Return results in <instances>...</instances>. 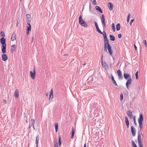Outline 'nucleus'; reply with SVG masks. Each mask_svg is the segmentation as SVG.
<instances>
[{
    "label": "nucleus",
    "instance_id": "c85d7f7f",
    "mask_svg": "<svg viewBox=\"0 0 147 147\" xmlns=\"http://www.w3.org/2000/svg\"><path fill=\"white\" fill-rule=\"evenodd\" d=\"M120 24L118 23L116 25V29L118 31L120 30Z\"/></svg>",
    "mask_w": 147,
    "mask_h": 147
},
{
    "label": "nucleus",
    "instance_id": "c9c22d12",
    "mask_svg": "<svg viewBox=\"0 0 147 147\" xmlns=\"http://www.w3.org/2000/svg\"><path fill=\"white\" fill-rule=\"evenodd\" d=\"M112 28L113 31L114 32L115 30V27L114 23H112Z\"/></svg>",
    "mask_w": 147,
    "mask_h": 147
},
{
    "label": "nucleus",
    "instance_id": "f257e3e1",
    "mask_svg": "<svg viewBox=\"0 0 147 147\" xmlns=\"http://www.w3.org/2000/svg\"><path fill=\"white\" fill-rule=\"evenodd\" d=\"M94 23L96 27V30L99 33L103 35L104 41H107V42L109 41L107 38L106 32L104 31V30H103V32H102L99 28L97 22H95Z\"/></svg>",
    "mask_w": 147,
    "mask_h": 147
},
{
    "label": "nucleus",
    "instance_id": "69168bd1",
    "mask_svg": "<svg viewBox=\"0 0 147 147\" xmlns=\"http://www.w3.org/2000/svg\"><path fill=\"white\" fill-rule=\"evenodd\" d=\"M36 147H38V145H36Z\"/></svg>",
    "mask_w": 147,
    "mask_h": 147
},
{
    "label": "nucleus",
    "instance_id": "c03bdc74",
    "mask_svg": "<svg viewBox=\"0 0 147 147\" xmlns=\"http://www.w3.org/2000/svg\"><path fill=\"white\" fill-rule=\"evenodd\" d=\"M138 143V145L139 147H143L142 142L139 143Z\"/></svg>",
    "mask_w": 147,
    "mask_h": 147
},
{
    "label": "nucleus",
    "instance_id": "bb28decb",
    "mask_svg": "<svg viewBox=\"0 0 147 147\" xmlns=\"http://www.w3.org/2000/svg\"><path fill=\"white\" fill-rule=\"evenodd\" d=\"M61 138L60 136H59V140H58V144L59 146H61Z\"/></svg>",
    "mask_w": 147,
    "mask_h": 147
},
{
    "label": "nucleus",
    "instance_id": "423d86ee",
    "mask_svg": "<svg viewBox=\"0 0 147 147\" xmlns=\"http://www.w3.org/2000/svg\"><path fill=\"white\" fill-rule=\"evenodd\" d=\"M127 80L126 83V86L127 88L128 89L129 86V84L131 83L132 80L131 78H129L128 79H127Z\"/></svg>",
    "mask_w": 147,
    "mask_h": 147
},
{
    "label": "nucleus",
    "instance_id": "f03ea898",
    "mask_svg": "<svg viewBox=\"0 0 147 147\" xmlns=\"http://www.w3.org/2000/svg\"><path fill=\"white\" fill-rule=\"evenodd\" d=\"M138 120L139 127L140 130H141L142 128V121L143 120V115L141 113L140 114L139 117L138 118Z\"/></svg>",
    "mask_w": 147,
    "mask_h": 147
},
{
    "label": "nucleus",
    "instance_id": "7ed1b4c3",
    "mask_svg": "<svg viewBox=\"0 0 147 147\" xmlns=\"http://www.w3.org/2000/svg\"><path fill=\"white\" fill-rule=\"evenodd\" d=\"M79 23L82 26L87 27H88V25L85 22L84 20L82 19V16L80 15L79 17Z\"/></svg>",
    "mask_w": 147,
    "mask_h": 147
},
{
    "label": "nucleus",
    "instance_id": "e2e57ef3",
    "mask_svg": "<svg viewBox=\"0 0 147 147\" xmlns=\"http://www.w3.org/2000/svg\"><path fill=\"white\" fill-rule=\"evenodd\" d=\"M33 37H32V42H33Z\"/></svg>",
    "mask_w": 147,
    "mask_h": 147
},
{
    "label": "nucleus",
    "instance_id": "a19ab883",
    "mask_svg": "<svg viewBox=\"0 0 147 147\" xmlns=\"http://www.w3.org/2000/svg\"><path fill=\"white\" fill-rule=\"evenodd\" d=\"M136 78V79H138V71H137L135 74Z\"/></svg>",
    "mask_w": 147,
    "mask_h": 147
},
{
    "label": "nucleus",
    "instance_id": "052dcab7",
    "mask_svg": "<svg viewBox=\"0 0 147 147\" xmlns=\"http://www.w3.org/2000/svg\"><path fill=\"white\" fill-rule=\"evenodd\" d=\"M86 63L85 62H84L83 65H86Z\"/></svg>",
    "mask_w": 147,
    "mask_h": 147
},
{
    "label": "nucleus",
    "instance_id": "49530a36",
    "mask_svg": "<svg viewBox=\"0 0 147 147\" xmlns=\"http://www.w3.org/2000/svg\"><path fill=\"white\" fill-rule=\"evenodd\" d=\"M102 25L103 28V30H104V28L106 27V24L105 23L102 24Z\"/></svg>",
    "mask_w": 147,
    "mask_h": 147
},
{
    "label": "nucleus",
    "instance_id": "4be33fe9",
    "mask_svg": "<svg viewBox=\"0 0 147 147\" xmlns=\"http://www.w3.org/2000/svg\"><path fill=\"white\" fill-rule=\"evenodd\" d=\"M109 37L110 38V40L113 41H114L115 40V37L112 35L110 34L109 35Z\"/></svg>",
    "mask_w": 147,
    "mask_h": 147
},
{
    "label": "nucleus",
    "instance_id": "de8ad7c7",
    "mask_svg": "<svg viewBox=\"0 0 147 147\" xmlns=\"http://www.w3.org/2000/svg\"><path fill=\"white\" fill-rule=\"evenodd\" d=\"M110 75H111V80L114 79V77H113L112 74H111Z\"/></svg>",
    "mask_w": 147,
    "mask_h": 147
},
{
    "label": "nucleus",
    "instance_id": "13d9d810",
    "mask_svg": "<svg viewBox=\"0 0 147 147\" xmlns=\"http://www.w3.org/2000/svg\"><path fill=\"white\" fill-rule=\"evenodd\" d=\"M68 55V54H64V55H63V56H67Z\"/></svg>",
    "mask_w": 147,
    "mask_h": 147
},
{
    "label": "nucleus",
    "instance_id": "2eb2a0df",
    "mask_svg": "<svg viewBox=\"0 0 147 147\" xmlns=\"http://www.w3.org/2000/svg\"><path fill=\"white\" fill-rule=\"evenodd\" d=\"M127 114L129 117L130 118L132 119V114L131 112L129 111H128L127 112Z\"/></svg>",
    "mask_w": 147,
    "mask_h": 147
},
{
    "label": "nucleus",
    "instance_id": "4c0bfd02",
    "mask_svg": "<svg viewBox=\"0 0 147 147\" xmlns=\"http://www.w3.org/2000/svg\"><path fill=\"white\" fill-rule=\"evenodd\" d=\"M130 13H129L128 14L127 17V22H128L129 21V18H130Z\"/></svg>",
    "mask_w": 147,
    "mask_h": 147
},
{
    "label": "nucleus",
    "instance_id": "412c9836",
    "mask_svg": "<svg viewBox=\"0 0 147 147\" xmlns=\"http://www.w3.org/2000/svg\"><path fill=\"white\" fill-rule=\"evenodd\" d=\"M102 18L101 19V21L102 24L105 23V16L103 14L102 16Z\"/></svg>",
    "mask_w": 147,
    "mask_h": 147
},
{
    "label": "nucleus",
    "instance_id": "f3484780",
    "mask_svg": "<svg viewBox=\"0 0 147 147\" xmlns=\"http://www.w3.org/2000/svg\"><path fill=\"white\" fill-rule=\"evenodd\" d=\"M31 123L33 129L34 130H35V129L34 126V124H35V120L34 119H31Z\"/></svg>",
    "mask_w": 147,
    "mask_h": 147
},
{
    "label": "nucleus",
    "instance_id": "ddd939ff",
    "mask_svg": "<svg viewBox=\"0 0 147 147\" xmlns=\"http://www.w3.org/2000/svg\"><path fill=\"white\" fill-rule=\"evenodd\" d=\"M108 6L109 9L110 11L113 9V5L112 3H108Z\"/></svg>",
    "mask_w": 147,
    "mask_h": 147
},
{
    "label": "nucleus",
    "instance_id": "ea45409f",
    "mask_svg": "<svg viewBox=\"0 0 147 147\" xmlns=\"http://www.w3.org/2000/svg\"><path fill=\"white\" fill-rule=\"evenodd\" d=\"M123 94L122 93H121L120 94V100L121 101L123 100Z\"/></svg>",
    "mask_w": 147,
    "mask_h": 147
},
{
    "label": "nucleus",
    "instance_id": "b1692460",
    "mask_svg": "<svg viewBox=\"0 0 147 147\" xmlns=\"http://www.w3.org/2000/svg\"><path fill=\"white\" fill-rule=\"evenodd\" d=\"M3 48L2 49V53L4 54L6 52V47H2Z\"/></svg>",
    "mask_w": 147,
    "mask_h": 147
},
{
    "label": "nucleus",
    "instance_id": "09e8293b",
    "mask_svg": "<svg viewBox=\"0 0 147 147\" xmlns=\"http://www.w3.org/2000/svg\"><path fill=\"white\" fill-rule=\"evenodd\" d=\"M134 19H132L131 20V21L130 22V24L131 26V24H132V22H133L134 21Z\"/></svg>",
    "mask_w": 147,
    "mask_h": 147
},
{
    "label": "nucleus",
    "instance_id": "58836bf2",
    "mask_svg": "<svg viewBox=\"0 0 147 147\" xmlns=\"http://www.w3.org/2000/svg\"><path fill=\"white\" fill-rule=\"evenodd\" d=\"M91 2H92L93 4L94 5H96V0H91Z\"/></svg>",
    "mask_w": 147,
    "mask_h": 147
},
{
    "label": "nucleus",
    "instance_id": "9b49d317",
    "mask_svg": "<svg viewBox=\"0 0 147 147\" xmlns=\"http://www.w3.org/2000/svg\"><path fill=\"white\" fill-rule=\"evenodd\" d=\"M125 120L127 127L128 128L129 127V122L128 117L127 116L125 117Z\"/></svg>",
    "mask_w": 147,
    "mask_h": 147
},
{
    "label": "nucleus",
    "instance_id": "603ef678",
    "mask_svg": "<svg viewBox=\"0 0 147 147\" xmlns=\"http://www.w3.org/2000/svg\"><path fill=\"white\" fill-rule=\"evenodd\" d=\"M3 102L4 104H6L7 103V101L5 100H4L3 101Z\"/></svg>",
    "mask_w": 147,
    "mask_h": 147
},
{
    "label": "nucleus",
    "instance_id": "a18cd8bd",
    "mask_svg": "<svg viewBox=\"0 0 147 147\" xmlns=\"http://www.w3.org/2000/svg\"><path fill=\"white\" fill-rule=\"evenodd\" d=\"M143 43H144V44L145 46H147L146 41V40H143Z\"/></svg>",
    "mask_w": 147,
    "mask_h": 147
},
{
    "label": "nucleus",
    "instance_id": "a878e982",
    "mask_svg": "<svg viewBox=\"0 0 147 147\" xmlns=\"http://www.w3.org/2000/svg\"><path fill=\"white\" fill-rule=\"evenodd\" d=\"M36 145H37L38 144L39 140V137L38 136H37L36 138Z\"/></svg>",
    "mask_w": 147,
    "mask_h": 147
},
{
    "label": "nucleus",
    "instance_id": "8fccbe9b",
    "mask_svg": "<svg viewBox=\"0 0 147 147\" xmlns=\"http://www.w3.org/2000/svg\"><path fill=\"white\" fill-rule=\"evenodd\" d=\"M30 22H28V21H27V24L28 25V26H30V27H31V26L30 24Z\"/></svg>",
    "mask_w": 147,
    "mask_h": 147
},
{
    "label": "nucleus",
    "instance_id": "0eeeda50",
    "mask_svg": "<svg viewBox=\"0 0 147 147\" xmlns=\"http://www.w3.org/2000/svg\"><path fill=\"white\" fill-rule=\"evenodd\" d=\"M5 40V38L4 37H2L0 39V42L2 45V46H6Z\"/></svg>",
    "mask_w": 147,
    "mask_h": 147
},
{
    "label": "nucleus",
    "instance_id": "6e6552de",
    "mask_svg": "<svg viewBox=\"0 0 147 147\" xmlns=\"http://www.w3.org/2000/svg\"><path fill=\"white\" fill-rule=\"evenodd\" d=\"M102 57L103 56H102V57L101 58V64L102 65V67L105 68H108V66L107 63L105 62H103L102 60Z\"/></svg>",
    "mask_w": 147,
    "mask_h": 147
},
{
    "label": "nucleus",
    "instance_id": "79ce46f5",
    "mask_svg": "<svg viewBox=\"0 0 147 147\" xmlns=\"http://www.w3.org/2000/svg\"><path fill=\"white\" fill-rule=\"evenodd\" d=\"M27 31H31V27L30 26H26Z\"/></svg>",
    "mask_w": 147,
    "mask_h": 147
},
{
    "label": "nucleus",
    "instance_id": "37998d69",
    "mask_svg": "<svg viewBox=\"0 0 147 147\" xmlns=\"http://www.w3.org/2000/svg\"><path fill=\"white\" fill-rule=\"evenodd\" d=\"M1 35L3 37L5 36V34L4 32L3 31H2L1 32Z\"/></svg>",
    "mask_w": 147,
    "mask_h": 147
},
{
    "label": "nucleus",
    "instance_id": "72a5a7b5",
    "mask_svg": "<svg viewBox=\"0 0 147 147\" xmlns=\"http://www.w3.org/2000/svg\"><path fill=\"white\" fill-rule=\"evenodd\" d=\"M111 81L113 84L116 86L117 85V84L115 79L112 80Z\"/></svg>",
    "mask_w": 147,
    "mask_h": 147
},
{
    "label": "nucleus",
    "instance_id": "e433bc0d",
    "mask_svg": "<svg viewBox=\"0 0 147 147\" xmlns=\"http://www.w3.org/2000/svg\"><path fill=\"white\" fill-rule=\"evenodd\" d=\"M15 47H11V52H13L15 50Z\"/></svg>",
    "mask_w": 147,
    "mask_h": 147
},
{
    "label": "nucleus",
    "instance_id": "9d476101",
    "mask_svg": "<svg viewBox=\"0 0 147 147\" xmlns=\"http://www.w3.org/2000/svg\"><path fill=\"white\" fill-rule=\"evenodd\" d=\"M2 59L3 61H6L7 59V55L5 53L2 55Z\"/></svg>",
    "mask_w": 147,
    "mask_h": 147
},
{
    "label": "nucleus",
    "instance_id": "338daca9",
    "mask_svg": "<svg viewBox=\"0 0 147 147\" xmlns=\"http://www.w3.org/2000/svg\"><path fill=\"white\" fill-rule=\"evenodd\" d=\"M46 95L47 96H48V94H47V93H46Z\"/></svg>",
    "mask_w": 147,
    "mask_h": 147
},
{
    "label": "nucleus",
    "instance_id": "2f4dec72",
    "mask_svg": "<svg viewBox=\"0 0 147 147\" xmlns=\"http://www.w3.org/2000/svg\"><path fill=\"white\" fill-rule=\"evenodd\" d=\"M131 142L132 147H137L134 141H132Z\"/></svg>",
    "mask_w": 147,
    "mask_h": 147
},
{
    "label": "nucleus",
    "instance_id": "bf43d9fd",
    "mask_svg": "<svg viewBox=\"0 0 147 147\" xmlns=\"http://www.w3.org/2000/svg\"><path fill=\"white\" fill-rule=\"evenodd\" d=\"M84 147H86V143H85L84 145Z\"/></svg>",
    "mask_w": 147,
    "mask_h": 147
},
{
    "label": "nucleus",
    "instance_id": "c756f323",
    "mask_svg": "<svg viewBox=\"0 0 147 147\" xmlns=\"http://www.w3.org/2000/svg\"><path fill=\"white\" fill-rule=\"evenodd\" d=\"M54 146L55 147H58V145L57 140H56L54 143Z\"/></svg>",
    "mask_w": 147,
    "mask_h": 147
},
{
    "label": "nucleus",
    "instance_id": "4d7b16f0",
    "mask_svg": "<svg viewBox=\"0 0 147 147\" xmlns=\"http://www.w3.org/2000/svg\"><path fill=\"white\" fill-rule=\"evenodd\" d=\"M134 47V48H135V50L136 51L137 50V47Z\"/></svg>",
    "mask_w": 147,
    "mask_h": 147
},
{
    "label": "nucleus",
    "instance_id": "393cba45",
    "mask_svg": "<svg viewBox=\"0 0 147 147\" xmlns=\"http://www.w3.org/2000/svg\"><path fill=\"white\" fill-rule=\"evenodd\" d=\"M55 131L57 132L58 130V125L57 123H55Z\"/></svg>",
    "mask_w": 147,
    "mask_h": 147
},
{
    "label": "nucleus",
    "instance_id": "6ab92c4d",
    "mask_svg": "<svg viewBox=\"0 0 147 147\" xmlns=\"http://www.w3.org/2000/svg\"><path fill=\"white\" fill-rule=\"evenodd\" d=\"M16 39V35L15 32L13 33L12 35L11 40L13 41Z\"/></svg>",
    "mask_w": 147,
    "mask_h": 147
},
{
    "label": "nucleus",
    "instance_id": "aec40b11",
    "mask_svg": "<svg viewBox=\"0 0 147 147\" xmlns=\"http://www.w3.org/2000/svg\"><path fill=\"white\" fill-rule=\"evenodd\" d=\"M95 8L100 13H102V11L100 7L98 6H96L95 7Z\"/></svg>",
    "mask_w": 147,
    "mask_h": 147
},
{
    "label": "nucleus",
    "instance_id": "6e6d98bb",
    "mask_svg": "<svg viewBox=\"0 0 147 147\" xmlns=\"http://www.w3.org/2000/svg\"><path fill=\"white\" fill-rule=\"evenodd\" d=\"M19 22L18 20L17 21V24H16V26L17 27L18 26V24H19Z\"/></svg>",
    "mask_w": 147,
    "mask_h": 147
},
{
    "label": "nucleus",
    "instance_id": "4468645a",
    "mask_svg": "<svg viewBox=\"0 0 147 147\" xmlns=\"http://www.w3.org/2000/svg\"><path fill=\"white\" fill-rule=\"evenodd\" d=\"M107 48L109 53L111 55L113 53V51L111 47H107Z\"/></svg>",
    "mask_w": 147,
    "mask_h": 147
},
{
    "label": "nucleus",
    "instance_id": "0e129e2a",
    "mask_svg": "<svg viewBox=\"0 0 147 147\" xmlns=\"http://www.w3.org/2000/svg\"><path fill=\"white\" fill-rule=\"evenodd\" d=\"M11 46H16V45H12Z\"/></svg>",
    "mask_w": 147,
    "mask_h": 147
},
{
    "label": "nucleus",
    "instance_id": "864d4df0",
    "mask_svg": "<svg viewBox=\"0 0 147 147\" xmlns=\"http://www.w3.org/2000/svg\"><path fill=\"white\" fill-rule=\"evenodd\" d=\"M105 47V48H104V50L105 51H107V47Z\"/></svg>",
    "mask_w": 147,
    "mask_h": 147
},
{
    "label": "nucleus",
    "instance_id": "1a4fd4ad",
    "mask_svg": "<svg viewBox=\"0 0 147 147\" xmlns=\"http://www.w3.org/2000/svg\"><path fill=\"white\" fill-rule=\"evenodd\" d=\"M131 132L132 135L133 136H134L136 135V129L133 126H132L131 127Z\"/></svg>",
    "mask_w": 147,
    "mask_h": 147
},
{
    "label": "nucleus",
    "instance_id": "5701e85b",
    "mask_svg": "<svg viewBox=\"0 0 147 147\" xmlns=\"http://www.w3.org/2000/svg\"><path fill=\"white\" fill-rule=\"evenodd\" d=\"M138 143L142 142V141L141 140V136L140 134H138Z\"/></svg>",
    "mask_w": 147,
    "mask_h": 147
},
{
    "label": "nucleus",
    "instance_id": "f704fd0d",
    "mask_svg": "<svg viewBox=\"0 0 147 147\" xmlns=\"http://www.w3.org/2000/svg\"><path fill=\"white\" fill-rule=\"evenodd\" d=\"M133 119H134V125H135V126H137V123L136 122V119H135V116H134V117H133Z\"/></svg>",
    "mask_w": 147,
    "mask_h": 147
},
{
    "label": "nucleus",
    "instance_id": "20e7f679",
    "mask_svg": "<svg viewBox=\"0 0 147 147\" xmlns=\"http://www.w3.org/2000/svg\"><path fill=\"white\" fill-rule=\"evenodd\" d=\"M35 75V67H34L33 69V72L31 71H30V75L32 79H34Z\"/></svg>",
    "mask_w": 147,
    "mask_h": 147
},
{
    "label": "nucleus",
    "instance_id": "5fc2aeb1",
    "mask_svg": "<svg viewBox=\"0 0 147 147\" xmlns=\"http://www.w3.org/2000/svg\"><path fill=\"white\" fill-rule=\"evenodd\" d=\"M29 31H26V33H27V35H28L29 33Z\"/></svg>",
    "mask_w": 147,
    "mask_h": 147
},
{
    "label": "nucleus",
    "instance_id": "680f3d73",
    "mask_svg": "<svg viewBox=\"0 0 147 147\" xmlns=\"http://www.w3.org/2000/svg\"><path fill=\"white\" fill-rule=\"evenodd\" d=\"M29 129H30L31 128V126L30 125L29 126Z\"/></svg>",
    "mask_w": 147,
    "mask_h": 147
},
{
    "label": "nucleus",
    "instance_id": "3c124183",
    "mask_svg": "<svg viewBox=\"0 0 147 147\" xmlns=\"http://www.w3.org/2000/svg\"><path fill=\"white\" fill-rule=\"evenodd\" d=\"M121 36H122V35H121V34H118V38H121Z\"/></svg>",
    "mask_w": 147,
    "mask_h": 147
},
{
    "label": "nucleus",
    "instance_id": "774afa93",
    "mask_svg": "<svg viewBox=\"0 0 147 147\" xmlns=\"http://www.w3.org/2000/svg\"><path fill=\"white\" fill-rule=\"evenodd\" d=\"M134 46H136L135 45V44H134Z\"/></svg>",
    "mask_w": 147,
    "mask_h": 147
},
{
    "label": "nucleus",
    "instance_id": "7c9ffc66",
    "mask_svg": "<svg viewBox=\"0 0 147 147\" xmlns=\"http://www.w3.org/2000/svg\"><path fill=\"white\" fill-rule=\"evenodd\" d=\"M53 91L52 89L51 90L50 92V94L49 95V98H51V96H52V98L53 97Z\"/></svg>",
    "mask_w": 147,
    "mask_h": 147
},
{
    "label": "nucleus",
    "instance_id": "cd10ccee",
    "mask_svg": "<svg viewBox=\"0 0 147 147\" xmlns=\"http://www.w3.org/2000/svg\"><path fill=\"white\" fill-rule=\"evenodd\" d=\"M75 134V132L74 130V129L73 128H72V131L71 132V139H72L73 138V137L74 136V135Z\"/></svg>",
    "mask_w": 147,
    "mask_h": 147
},
{
    "label": "nucleus",
    "instance_id": "f8f14e48",
    "mask_svg": "<svg viewBox=\"0 0 147 147\" xmlns=\"http://www.w3.org/2000/svg\"><path fill=\"white\" fill-rule=\"evenodd\" d=\"M123 76L124 78L126 80H127L129 78H131L129 75L127 74H126L124 73L123 74Z\"/></svg>",
    "mask_w": 147,
    "mask_h": 147
},
{
    "label": "nucleus",
    "instance_id": "a211bd4d",
    "mask_svg": "<svg viewBox=\"0 0 147 147\" xmlns=\"http://www.w3.org/2000/svg\"><path fill=\"white\" fill-rule=\"evenodd\" d=\"M26 18L27 20L28 21L30 22L31 20V18L30 15L29 14H27L26 15Z\"/></svg>",
    "mask_w": 147,
    "mask_h": 147
},
{
    "label": "nucleus",
    "instance_id": "dca6fc26",
    "mask_svg": "<svg viewBox=\"0 0 147 147\" xmlns=\"http://www.w3.org/2000/svg\"><path fill=\"white\" fill-rule=\"evenodd\" d=\"M14 96L16 98H18L19 97V91L18 89H16L15 92L14 94Z\"/></svg>",
    "mask_w": 147,
    "mask_h": 147
},
{
    "label": "nucleus",
    "instance_id": "39448f33",
    "mask_svg": "<svg viewBox=\"0 0 147 147\" xmlns=\"http://www.w3.org/2000/svg\"><path fill=\"white\" fill-rule=\"evenodd\" d=\"M117 73L119 79L120 80H122L123 79V76L121 71L120 70H117Z\"/></svg>",
    "mask_w": 147,
    "mask_h": 147
},
{
    "label": "nucleus",
    "instance_id": "473e14b6",
    "mask_svg": "<svg viewBox=\"0 0 147 147\" xmlns=\"http://www.w3.org/2000/svg\"><path fill=\"white\" fill-rule=\"evenodd\" d=\"M109 41H104L105 45L104 46H110L108 42Z\"/></svg>",
    "mask_w": 147,
    "mask_h": 147
}]
</instances>
